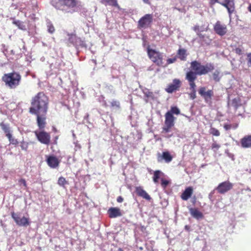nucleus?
Returning <instances> with one entry per match:
<instances>
[{
	"label": "nucleus",
	"mask_w": 251,
	"mask_h": 251,
	"mask_svg": "<svg viewBox=\"0 0 251 251\" xmlns=\"http://www.w3.org/2000/svg\"><path fill=\"white\" fill-rule=\"evenodd\" d=\"M219 3L227 9L229 16L234 11V0H224L223 2H219Z\"/></svg>",
	"instance_id": "13"
},
{
	"label": "nucleus",
	"mask_w": 251,
	"mask_h": 251,
	"mask_svg": "<svg viewBox=\"0 0 251 251\" xmlns=\"http://www.w3.org/2000/svg\"><path fill=\"white\" fill-rule=\"evenodd\" d=\"M176 59L175 58H169L167 60V63H168V64L173 63L174 62H175L176 61Z\"/></svg>",
	"instance_id": "50"
},
{
	"label": "nucleus",
	"mask_w": 251,
	"mask_h": 251,
	"mask_svg": "<svg viewBox=\"0 0 251 251\" xmlns=\"http://www.w3.org/2000/svg\"><path fill=\"white\" fill-rule=\"evenodd\" d=\"M215 189L213 190V191H212L209 194V199H211V198H212L213 197V195H214V193H215Z\"/></svg>",
	"instance_id": "55"
},
{
	"label": "nucleus",
	"mask_w": 251,
	"mask_h": 251,
	"mask_svg": "<svg viewBox=\"0 0 251 251\" xmlns=\"http://www.w3.org/2000/svg\"><path fill=\"white\" fill-rule=\"evenodd\" d=\"M193 194V189L191 187H188L185 189L181 195V199L184 201H187L190 198Z\"/></svg>",
	"instance_id": "20"
},
{
	"label": "nucleus",
	"mask_w": 251,
	"mask_h": 251,
	"mask_svg": "<svg viewBox=\"0 0 251 251\" xmlns=\"http://www.w3.org/2000/svg\"><path fill=\"white\" fill-rule=\"evenodd\" d=\"M222 76L220 71L218 70H215L212 74L213 79L216 82H219Z\"/></svg>",
	"instance_id": "28"
},
{
	"label": "nucleus",
	"mask_w": 251,
	"mask_h": 251,
	"mask_svg": "<svg viewBox=\"0 0 251 251\" xmlns=\"http://www.w3.org/2000/svg\"><path fill=\"white\" fill-rule=\"evenodd\" d=\"M19 182L20 183L21 185H23L25 187L26 186V181L25 179H21L20 180Z\"/></svg>",
	"instance_id": "51"
},
{
	"label": "nucleus",
	"mask_w": 251,
	"mask_h": 251,
	"mask_svg": "<svg viewBox=\"0 0 251 251\" xmlns=\"http://www.w3.org/2000/svg\"><path fill=\"white\" fill-rule=\"evenodd\" d=\"M142 92L147 98V99L145 100L147 102L149 100H154L155 99L153 93L151 92L148 89L144 88L142 89Z\"/></svg>",
	"instance_id": "22"
},
{
	"label": "nucleus",
	"mask_w": 251,
	"mask_h": 251,
	"mask_svg": "<svg viewBox=\"0 0 251 251\" xmlns=\"http://www.w3.org/2000/svg\"><path fill=\"white\" fill-rule=\"evenodd\" d=\"M107 2L109 3L110 5H111L112 6H118V3L117 0H106Z\"/></svg>",
	"instance_id": "45"
},
{
	"label": "nucleus",
	"mask_w": 251,
	"mask_h": 251,
	"mask_svg": "<svg viewBox=\"0 0 251 251\" xmlns=\"http://www.w3.org/2000/svg\"><path fill=\"white\" fill-rule=\"evenodd\" d=\"M165 118L164 125L172 127L174 126L176 118L173 115H171L170 112H167L165 115Z\"/></svg>",
	"instance_id": "17"
},
{
	"label": "nucleus",
	"mask_w": 251,
	"mask_h": 251,
	"mask_svg": "<svg viewBox=\"0 0 251 251\" xmlns=\"http://www.w3.org/2000/svg\"><path fill=\"white\" fill-rule=\"evenodd\" d=\"M5 86L10 89H15L19 85L21 80V75L15 72L4 74L2 77Z\"/></svg>",
	"instance_id": "3"
},
{
	"label": "nucleus",
	"mask_w": 251,
	"mask_h": 251,
	"mask_svg": "<svg viewBox=\"0 0 251 251\" xmlns=\"http://www.w3.org/2000/svg\"><path fill=\"white\" fill-rule=\"evenodd\" d=\"M13 24L18 26V28L21 30L25 31L26 29V26L23 22L19 20H14L13 21Z\"/></svg>",
	"instance_id": "27"
},
{
	"label": "nucleus",
	"mask_w": 251,
	"mask_h": 251,
	"mask_svg": "<svg viewBox=\"0 0 251 251\" xmlns=\"http://www.w3.org/2000/svg\"><path fill=\"white\" fill-rule=\"evenodd\" d=\"M1 128L3 129V130L4 131V132L6 133V136L7 137H10V134L11 133H10V130L9 126L5 124H1Z\"/></svg>",
	"instance_id": "31"
},
{
	"label": "nucleus",
	"mask_w": 251,
	"mask_h": 251,
	"mask_svg": "<svg viewBox=\"0 0 251 251\" xmlns=\"http://www.w3.org/2000/svg\"><path fill=\"white\" fill-rule=\"evenodd\" d=\"M58 184L60 186L64 187L66 184H68V183L64 177L61 176L58 179Z\"/></svg>",
	"instance_id": "35"
},
{
	"label": "nucleus",
	"mask_w": 251,
	"mask_h": 251,
	"mask_svg": "<svg viewBox=\"0 0 251 251\" xmlns=\"http://www.w3.org/2000/svg\"><path fill=\"white\" fill-rule=\"evenodd\" d=\"M51 3L56 9L65 13H73L77 10L76 0H57V1L52 0Z\"/></svg>",
	"instance_id": "2"
},
{
	"label": "nucleus",
	"mask_w": 251,
	"mask_h": 251,
	"mask_svg": "<svg viewBox=\"0 0 251 251\" xmlns=\"http://www.w3.org/2000/svg\"><path fill=\"white\" fill-rule=\"evenodd\" d=\"M180 86V81L178 79H175L173 82L168 85L166 91L169 93H172L176 90Z\"/></svg>",
	"instance_id": "14"
},
{
	"label": "nucleus",
	"mask_w": 251,
	"mask_h": 251,
	"mask_svg": "<svg viewBox=\"0 0 251 251\" xmlns=\"http://www.w3.org/2000/svg\"><path fill=\"white\" fill-rule=\"evenodd\" d=\"M167 112H170L171 115H173V114L178 115L180 113V110L177 107L174 106L172 107L171 110Z\"/></svg>",
	"instance_id": "36"
},
{
	"label": "nucleus",
	"mask_w": 251,
	"mask_h": 251,
	"mask_svg": "<svg viewBox=\"0 0 251 251\" xmlns=\"http://www.w3.org/2000/svg\"><path fill=\"white\" fill-rule=\"evenodd\" d=\"M214 30L215 32L220 36H223L227 32L226 25L222 24L220 21H217L214 26Z\"/></svg>",
	"instance_id": "11"
},
{
	"label": "nucleus",
	"mask_w": 251,
	"mask_h": 251,
	"mask_svg": "<svg viewBox=\"0 0 251 251\" xmlns=\"http://www.w3.org/2000/svg\"><path fill=\"white\" fill-rule=\"evenodd\" d=\"M172 126H169L164 125L162 128V133H168L171 131V128Z\"/></svg>",
	"instance_id": "38"
},
{
	"label": "nucleus",
	"mask_w": 251,
	"mask_h": 251,
	"mask_svg": "<svg viewBox=\"0 0 251 251\" xmlns=\"http://www.w3.org/2000/svg\"><path fill=\"white\" fill-rule=\"evenodd\" d=\"M118 251H123L121 248H119Z\"/></svg>",
	"instance_id": "63"
},
{
	"label": "nucleus",
	"mask_w": 251,
	"mask_h": 251,
	"mask_svg": "<svg viewBox=\"0 0 251 251\" xmlns=\"http://www.w3.org/2000/svg\"><path fill=\"white\" fill-rule=\"evenodd\" d=\"M189 97L192 100H194L196 98V91H192L189 94Z\"/></svg>",
	"instance_id": "44"
},
{
	"label": "nucleus",
	"mask_w": 251,
	"mask_h": 251,
	"mask_svg": "<svg viewBox=\"0 0 251 251\" xmlns=\"http://www.w3.org/2000/svg\"><path fill=\"white\" fill-rule=\"evenodd\" d=\"M21 148H22V150H26L27 146V145L24 144L21 146Z\"/></svg>",
	"instance_id": "59"
},
{
	"label": "nucleus",
	"mask_w": 251,
	"mask_h": 251,
	"mask_svg": "<svg viewBox=\"0 0 251 251\" xmlns=\"http://www.w3.org/2000/svg\"><path fill=\"white\" fill-rule=\"evenodd\" d=\"M177 55L181 60H185L187 55L186 50L184 49H179L177 51Z\"/></svg>",
	"instance_id": "26"
},
{
	"label": "nucleus",
	"mask_w": 251,
	"mask_h": 251,
	"mask_svg": "<svg viewBox=\"0 0 251 251\" xmlns=\"http://www.w3.org/2000/svg\"><path fill=\"white\" fill-rule=\"evenodd\" d=\"M240 142L242 148H251V135H247L244 136L241 139Z\"/></svg>",
	"instance_id": "18"
},
{
	"label": "nucleus",
	"mask_w": 251,
	"mask_h": 251,
	"mask_svg": "<svg viewBox=\"0 0 251 251\" xmlns=\"http://www.w3.org/2000/svg\"><path fill=\"white\" fill-rule=\"evenodd\" d=\"M248 10L251 12V4L249 5V6H248Z\"/></svg>",
	"instance_id": "62"
},
{
	"label": "nucleus",
	"mask_w": 251,
	"mask_h": 251,
	"mask_svg": "<svg viewBox=\"0 0 251 251\" xmlns=\"http://www.w3.org/2000/svg\"><path fill=\"white\" fill-rule=\"evenodd\" d=\"M124 201V199L121 196H119L117 199V201L118 202H122Z\"/></svg>",
	"instance_id": "54"
},
{
	"label": "nucleus",
	"mask_w": 251,
	"mask_h": 251,
	"mask_svg": "<svg viewBox=\"0 0 251 251\" xmlns=\"http://www.w3.org/2000/svg\"><path fill=\"white\" fill-rule=\"evenodd\" d=\"M35 115L37 116V122L39 128L42 129L44 128L46 124V115H42V113Z\"/></svg>",
	"instance_id": "19"
},
{
	"label": "nucleus",
	"mask_w": 251,
	"mask_h": 251,
	"mask_svg": "<svg viewBox=\"0 0 251 251\" xmlns=\"http://www.w3.org/2000/svg\"><path fill=\"white\" fill-rule=\"evenodd\" d=\"M75 46L77 47L85 48H86L87 46L85 42L81 39V38L77 37L75 41Z\"/></svg>",
	"instance_id": "29"
},
{
	"label": "nucleus",
	"mask_w": 251,
	"mask_h": 251,
	"mask_svg": "<svg viewBox=\"0 0 251 251\" xmlns=\"http://www.w3.org/2000/svg\"><path fill=\"white\" fill-rule=\"evenodd\" d=\"M69 37L68 38V45L70 46L69 44L75 46V41L77 38V36L74 34L68 35Z\"/></svg>",
	"instance_id": "32"
},
{
	"label": "nucleus",
	"mask_w": 251,
	"mask_h": 251,
	"mask_svg": "<svg viewBox=\"0 0 251 251\" xmlns=\"http://www.w3.org/2000/svg\"><path fill=\"white\" fill-rule=\"evenodd\" d=\"M220 146L216 143H214L212 145V149H216L218 150L220 148Z\"/></svg>",
	"instance_id": "49"
},
{
	"label": "nucleus",
	"mask_w": 251,
	"mask_h": 251,
	"mask_svg": "<svg viewBox=\"0 0 251 251\" xmlns=\"http://www.w3.org/2000/svg\"><path fill=\"white\" fill-rule=\"evenodd\" d=\"M210 133L212 134L213 135L216 136H218L220 134L219 131L214 127H212L210 128Z\"/></svg>",
	"instance_id": "37"
},
{
	"label": "nucleus",
	"mask_w": 251,
	"mask_h": 251,
	"mask_svg": "<svg viewBox=\"0 0 251 251\" xmlns=\"http://www.w3.org/2000/svg\"><path fill=\"white\" fill-rule=\"evenodd\" d=\"M166 134H167L166 135H165V137H166V138H169L171 137L172 136H173V134H169V133H166Z\"/></svg>",
	"instance_id": "60"
},
{
	"label": "nucleus",
	"mask_w": 251,
	"mask_h": 251,
	"mask_svg": "<svg viewBox=\"0 0 251 251\" xmlns=\"http://www.w3.org/2000/svg\"><path fill=\"white\" fill-rule=\"evenodd\" d=\"M35 134L38 140L42 144L45 145L49 144L50 142V135L45 131H35Z\"/></svg>",
	"instance_id": "9"
},
{
	"label": "nucleus",
	"mask_w": 251,
	"mask_h": 251,
	"mask_svg": "<svg viewBox=\"0 0 251 251\" xmlns=\"http://www.w3.org/2000/svg\"><path fill=\"white\" fill-rule=\"evenodd\" d=\"M143 1L145 3L148 4H151L150 0H143Z\"/></svg>",
	"instance_id": "61"
},
{
	"label": "nucleus",
	"mask_w": 251,
	"mask_h": 251,
	"mask_svg": "<svg viewBox=\"0 0 251 251\" xmlns=\"http://www.w3.org/2000/svg\"><path fill=\"white\" fill-rule=\"evenodd\" d=\"M20 50H22L23 53H25V51L26 50L25 44L23 41H22V49H20Z\"/></svg>",
	"instance_id": "52"
},
{
	"label": "nucleus",
	"mask_w": 251,
	"mask_h": 251,
	"mask_svg": "<svg viewBox=\"0 0 251 251\" xmlns=\"http://www.w3.org/2000/svg\"><path fill=\"white\" fill-rule=\"evenodd\" d=\"M224 128L227 130L230 129L231 128V125H228V124H225L224 126Z\"/></svg>",
	"instance_id": "53"
},
{
	"label": "nucleus",
	"mask_w": 251,
	"mask_h": 251,
	"mask_svg": "<svg viewBox=\"0 0 251 251\" xmlns=\"http://www.w3.org/2000/svg\"><path fill=\"white\" fill-rule=\"evenodd\" d=\"M235 52L238 54H241L242 53V50L240 48H237L234 50Z\"/></svg>",
	"instance_id": "48"
},
{
	"label": "nucleus",
	"mask_w": 251,
	"mask_h": 251,
	"mask_svg": "<svg viewBox=\"0 0 251 251\" xmlns=\"http://www.w3.org/2000/svg\"><path fill=\"white\" fill-rule=\"evenodd\" d=\"M233 184L229 181H226L220 183L215 189L220 194H225L232 189Z\"/></svg>",
	"instance_id": "10"
},
{
	"label": "nucleus",
	"mask_w": 251,
	"mask_h": 251,
	"mask_svg": "<svg viewBox=\"0 0 251 251\" xmlns=\"http://www.w3.org/2000/svg\"><path fill=\"white\" fill-rule=\"evenodd\" d=\"M200 26L199 25H196L193 27V29L197 33V35L200 38H202L205 37V35L200 33Z\"/></svg>",
	"instance_id": "34"
},
{
	"label": "nucleus",
	"mask_w": 251,
	"mask_h": 251,
	"mask_svg": "<svg viewBox=\"0 0 251 251\" xmlns=\"http://www.w3.org/2000/svg\"><path fill=\"white\" fill-rule=\"evenodd\" d=\"M7 49L6 48H5V47L4 45L3 46V49L2 50V52H3V53H4V55L5 56H6V52H7Z\"/></svg>",
	"instance_id": "56"
},
{
	"label": "nucleus",
	"mask_w": 251,
	"mask_h": 251,
	"mask_svg": "<svg viewBox=\"0 0 251 251\" xmlns=\"http://www.w3.org/2000/svg\"><path fill=\"white\" fill-rule=\"evenodd\" d=\"M148 54L149 58L157 66H161L163 64L162 53L154 50L148 49Z\"/></svg>",
	"instance_id": "5"
},
{
	"label": "nucleus",
	"mask_w": 251,
	"mask_h": 251,
	"mask_svg": "<svg viewBox=\"0 0 251 251\" xmlns=\"http://www.w3.org/2000/svg\"><path fill=\"white\" fill-rule=\"evenodd\" d=\"M11 216L16 224L21 226H26L29 225V219L25 217H21L19 213H11Z\"/></svg>",
	"instance_id": "6"
},
{
	"label": "nucleus",
	"mask_w": 251,
	"mask_h": 251,
	"mask_svg": "<svg viewBox=\"0 0 251 251\" xmlns=\"http://www.w3.org/2000/svg\"><path fill=\"white\" fill-rule=\"evenodd\" d=\"M48 165L51 168H55L59 166L58 159L54 156H49L47 159Z\"/></svg>",
	"instance_id": "16"
},
{
	"label": "nucleus",
	"mask_w": 251,
	"mask_h": 251,
	"mask_svg": "<svg viewBox=\"0 0 251 251\" xmlns=\"http://www.w3.org/2000/svg\"><path fill=\"white\" fill-rule=\"evenodd\" d=\"M49 99L43 92H39L31 100L29 113L32 114L46 115L48 109Z\"/></svg>",
	"instance_id": "1"
},
{
	"label": "nucleus",
	"mask_w": 251,
	"mask_h": 251,
	"mask_svg": "<svg viewBox=\"0 0 251 251\" xmlns=\"http://www.w3.org/2000/svg\"><path fill=\"white\" fill-rule=\"evenodd\" d=\"M190 68L198 75H201L207 74L208 72L213 70L214 66L211 63H207L205 65H202L201 63L197 61H193L191 63Z\"/></svg>",
	"instance_id": "4"
},
{
	"label": "nucleus",
	"mask_w": 251,
	"mask_h": 251,
	"mask_svg": "<svg viewBox=\"0 0 251 251\" xmlns=\"http://www.w3.org/2000/svg\"><path fill=\"white\" fill-rule=\"evenodd\" d=\"M153 21L151 14H147L142 17L138 22V25L140 28H146L150 26Z\"/></svg>",
	"instance_id": "7"
},
{
	"label": "nucleus",
	"mask_w": 251,
	"mask_h": 251,
	"mask_svg": "<svg viewBox=\"0 0 251 251\" xmlns=\"http://www.w3.org/2000/svg\"><path fill=\"white\" fill-rule=\"evenodd\" d=\"M198 75V74L191 70L186 73L185 78L188 82L195 81L197 79Z\"/></svg>",
	"instance_id": "24"
},
{
	"label": "nucleus",
	"mask_w": 251,
	"mask_h": 251,
	"mask_svg": "<svg viewBox=\"0 0 251 251\" xmlns=\"http://www.w3.org/2000/svg\"><path fill=\"white\" fill-rule=\"evenodd\" d=\"M227 155L229 157H230L232 159V160H234V155L230 153H227Z\"/></svg>",
	"instance_id": "58"
},
{
	"label": "nucleus",
	"mask_w": 251,
	"mask_h": 251,
	"mask_svg": "<svg viewBox=\"0 0 251 251\" xmlns=\"http://www.w3.org/2000/svg\"><path fill=\"white\" fill-rule=\"evenodd\" d=\"M247 57L248 60V65L249 67H251V53H248Z\"/></svg>",
	"instance_id": "47"
},
{
	"label": "nucleus",
	"mask_w": 251,
	"mask_h": 251,
	"mask_svg": "<svg viewBox=\"0 0 251 251\" xmlns=\"http://www.w3.org/2000/svg\"><path fill=\"white\" fill-rule=\"evenodd\" d=\"M173 160V156L168 151H163L162 154H157V161L162 162L164 161L165 162L169 163Z\"/></svg>",
	"instance_id": "12"
},
{
	"label": "nucleus",
	"mask_w": 251,
	"mask_h": 251,
	"mask_svg": "<svg viewBox=\"0 0 251 251\" xmlns=\"http://www.w3.org/2000/svg\"><path fill=\"white\" fill-rule=\"evenodd\" d=\"M161 174H162V173L159 170H157L154 172L153 181L155 183H158V179L160 178Z\"/></svg>",
	"instance_id": "30"
},
{
	"label": "nucleus",
	"mask_w": 251,
	"mask_h": 251,
	"mask_svg": "<svg viewBox=\"0 0 251 251\" xmlns=\"http://www.w3.org/2000/svg\"><path fill=\"white\" fill-rule=\"evenodd\" d=\"M205 35L204 37L200 38L201 41L204 42L206 44H209L211 42V40L208 38V37L207 36H206L205 35Z\"/></svg>",
	"instance_id": "39"
},
{
	"label": "nucleus",
	"mask_w": 251,
	"mask_h": 251,
	"mask_svg": "<svg viewBox=\"0 0 251 251\" xmlns=\"http://www.w3.org/2000/svg\"><path fill=\"white\" fill-rule=\"evenodd\" d=\"M11 52L12 54H14V52H13V50H11Z\"/></svg>",
	"instance_id": "64"
},
{
	"label": "nucleus",
	"mask_w": 251,
	"mask_h": 251,
	"mask_svg": "<svg viewBox=\"0 0 251 251\" xmlns=\"http://www.w3.org/2000/svg\"><path fill=\"white\" fill-rule=\"evenodd\" d=\"M111 105L112 107H116L119 108L120 107V102L119 101L116 100H113L111 102Z\"/></svg>",
	"instance_id": "42"
},
{
	"label": "nucleus",
	"mask_w": 251,
	"mask_h": 251,
	"mask_svg": "<svg viewBox=\"0 0 251 251\" xmlns=\"http://www.w3.org/2000/svg\"><path fill=\"white\" fill-rule=\"evenodd\" d=\"M219 0H210V3L212 4H214L215 3H219Z\"/></svg>",
	"instance_id": "57"
},
{
	"label": "nucleus",
	"mask_w": 251,
	"mask_h": 251,
	"mask_svg": "<svg viewBox=\"0 0 251 251\" xmlns=\"http://www.w3.org/2000/svg\"><path fill=\"white\" fill-rule=\"evenodd\" d=\"M189 84L190 85V89L192 91H196V85L195 83V81H189Z\"/></svg>",
	"instance_id": "41"
},
{
	"label": "nucleus",
	"mask_w": 251,
	"mask_h": 251,
	"mask_svg": "<svg viewBox=\"0 0 251 251\" xmlns=\"http://www.w3.org/2000/svg\"><path fill=\"white\" fill-rule=\"evenodd\" d=\"M136 192L139 196H140L147 200L150 201L151 199L150 195L140 187L136 188Z\"/></svg>",
	"instance_id": "21"
},
{
	"label": "nucleus",
	"mask_w": 251,
	"mask_h": 251,
	"mask_svg": "<svg viewBox=\"0 0 251 251\" xmlns=\"http://www.w3.org/2000/svg\"><path fill=\"white\" fill-rule=\"evenodd\" d=\"M200 33L203 31H206L208 29V25L205 26V25H203L201 26H200Z\"/></svg>",
	"instance_id": "46"
},
{
	"label": "nucleus",
	"mask_w": 251,
	"mask_h": 251,
	"mask_svg": "<svg viewBox=\"0 0 251 251\" xmlns=\"http://www.w3.org/2000/svg\"><path fill=\"white\" fill-rule=\"evenodd\" d=\"M9 139V141L11 144L13 145H16L18 144V142L17 139H15L12 137V134H10V137H7Z\"/></svg>",
	"instance_id": "40"
},
{
	"label": "nucleus",
	"mask_w": 251,
	"mask_h": 251,
	"mask_svg": "<svg viewBox=\"0 0 251 251\" xmlns=\"http://www.w3.org/2000/svg\"><path fill=\"white\" fill-rule=\"evenodd\" d=\"M47 27L48 32L53 33L55 31V28L51 22L48 20L47 21Z\"/></svg>",
	"instance_id": "33"
},
{
	"label": "nucleus",
	"mask_w": 251,
	"mask_h": 251,
	"mask_svg": "<svg viewBox=\"0 0 251 251\" xmlns=\"http://www.w3.org/2000/svg\"><path fill=\"white\" fill-rule=\"evenodd\" d=\"M110 218H115L122 216V213L119 208L110 207L107 211Z\"/></svg>",
	"instance_id": "15"
},
{
	"label": "nucleus",
	"mask_w": 251,
	"mask_h": 251,
	"mask_svg": "<svg viewBox=\"0 0 251 251\" xmlns=\"http://www.w3.org/2000/svg\"><path fill=\"white\" fill-rule=\"evenodd\" d=\"M169 181L167 180L162 179H161V186L163 188H165L169 184Z\"/></svg>",
	"instance_id": "43"
},
{
	"label": "nucleus",
	"mask_w": 251,
	"mask_h": 251,
	"mask_svg": "<svg viewBox=\"0 0 251 251\" xmlns=\"http://www.w3.org/2000/svg\"><path fill=\"white\" fill-rule=\"evenodd\" d=\"M199 93L204 99L205 102L209 104L211 103L212 97L214 95L212 90H209L206 91V88L201 87L199 90Z\"/></svg>",
	"instance_id": "8"
},
{
	"label": "nucleus",
	"mask_w": 251,
	"mask_h": 251,
	"mask_svg": "<svg viewBox=\"0 0 251 251\" xmlns=\"http://www.w3.org/2000/svg\"><path fill=\"white\" fill-rule=\"evenodd\" d=\"M189 212L191 215L195 218L197 219H201L202 218L203 215L201 212L199 211L197 209H194L193 208H189Z\"/></svg>",
	"instance_id": "23"
},
{
	"label": "nucleus",
	"mask_w": 251,
	"mask_h": 251,
	"mask_svg": "<svg viewBox=\"0 0 251 251\" xmlns=\"http://www.w3.org/2000/svg\"><path fill=\"white\" fill-rule=\"evenodd\" d=\"M228 105L232 106L236 110L241 105V101L238 98L233 99L230 103H228Z\"/></svg>",
	"instance_id": "25"
}]
</instances>
